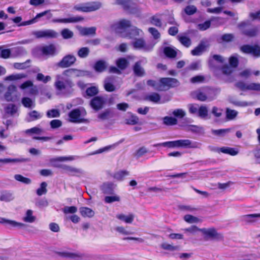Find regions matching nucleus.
<instances>
[{"instance_id": "5", "label": "nucleus", "mask_w": 260, "mask_h": 260, "mask_svg": "<svg viewBox=\"0 0 260 260\" xmlns=\"http://www.w3.org/2000/svg\"><path fill=\"white\" fill-rule=\"evenodd\" d=\"M86 112L83 108H79L72 110L69 114L70 121L73 123H80L83 121L82 116Z\"/></svg>"}, {"instance_id": "29", "label": "nucleus", "mask_w": 260, "mask_h": 260, "mask_svg": "<svg viewBox=\"0 0 260 260\" xmlns=\"http://www.w3.org/2000/svg\"><path fill=\"white\" fill-rule=\"evenodd\" d=\"M14 199L12 193L8 191H3L1 192L0 201L2 202H9Z\"/></svg>"}, {"instance_id": "28", "label": "nucleus", "mask_w": 260, "mask_h": 260, "mask_svg": "<svg viewBox=\"0 0 260 260\" xmlns=\"http://www.w3.org/2000/svg\"><path fill=\"white\" fill-rule=\"evenodd\" d=\"M135 216L133 214L131 213L128 215L123 214H119L116 215V218L118 219L125 222L126 223H131L134 219Z\"/></svg>"}, {"instance_id": "19", "label": "nucleus", "mask_w": 260, "mask_h": 260, "mask_svg": "<svg viewBox=\"0 0 260 260\" xmlns=\"http://www.w3.org/2000/svg\"><path fill=\"white\" fill-rule=\"evenodd\" d=\"M84 18L81 16H75V17H71L68 18H63V19H55L53 20V22H58V23H75L81 21H82Z\"/></svg>"}, {"instance_id": "4", "label": "nucleus", "mask_w": 260, "mask_h": 260, "mask_svg": "<svg viewBox=\"0 0 260 260\" xmlns=\"http://www.w3.org/2000/svg\"><path fill=\"white\" fill-rule=\"evenodd\" d=\"M178 81L177 79L172 78H162L160 79L159 86H156L155 89L159 91L166 90L169 88L177 86Z\"/></svg>"}, {"instance_id": "8", "label": "nucleus", "mask_w": 260, "mask_h": 260, "mask_svg": "<svg viewBox=\"0 0 260 260\" xmlns=\"http://www.w3.org/2000/svg\"><path fill=\"white\" fill-rule=\"evenodd\" d=\"M112 27L116 32L121 34L122 36V34L127 31L129 28L131 27V23L129 20L122 19L113 24Z\"/></svg>"}, {"instance_id": "33", "label": "nucleus", "mask_w": 260, "mask_h": 260, "mask_svg": "<svg viewBox=\"0 0 260 260\" xmlns=\"http://www.w3.org/2000/svg\"><path fill=\"white\" fill-rule=\"evenodd\" d=\"M79 211L81 215L84 217H92L94 215V212L90 208L88 207H82L80 208Z\"/></svg>"}, {"instance_id": "51", "label": "nucleus", "mask_w": 260, "mask_h": 260, "mask_svg": "<svg viewBox=\"0 0 260 260\" xmlns=\"http://www.w3.org/2000/svg\"><path fill=\"white\" fill-rule=\"evenodd\" d=\"M127 60L124 58H120L117 60L116 64L121 70L125 69L128 65Z\"/></svg>"}, {"instance_id": "12", "label": "nucleus", "mask_w": 260, "mask_h": 260, "mask_svg": "<svg viewBox=\"0 0 260 260\" xmlns=\"http://www.w3.org/2000/svg\"><path fill=\"white\" fill-rule=\"evenodd\" d=\"M201 231L205 235L207 238L216 239L217 240H223L222 235L218 233L215 229H202Z\"/></svg>"}, {"instance_id": "53", "label": "nucleus", "mask_w": 260, "mask_h": 260, "mask_svg": "<svg viewBox=\"0 0 260 260\" xmlns=\"http://www.w3.org/2000/svg\"><path fill=\"white\" fill-rule=\"evenodd\" d=\"M172 114L175 117V118L181 119L185 116L186 112L182 109H176L173 111Z\"/></svg>"}, {"instance_id": "36", "label": "nucleus", "mask_w": 260, "mask_h": 260, "mask_svg": "<svg viewBox=\"0 0 260 260\" xmlns=\"http://www.w3.org/2000/svg\"><path fill=\"white\" fill-rule=\"evenodd\" d=\"M258 218H260V213L247 214L242 217L243 220L248 223L254 222Z\"/></svg>"}, {"instance_id": "52", "label": "nucleus", "mask_w": 260, "mask_h": 260, "mask_svg": "<svg viewBox=\"0 0 260 260\" xmlns=\"http://www.w3.org/2000/svg\"><path fill=\"white\" fill-rule=\"evenodd\" d=\"M14 178L16 180L25 184H29L31 183V180L29 178L24 177L20 174L15 175Z\"/></svg>"}, {"instance_id": "9", "label": "nucleus", "mask_w": 260, "mask_h": 260, "mask_svg": "<svg viewBox=\"0 0 260 260\" xmlns=\"http://www.w3.org/2000/svg\"><path fill=\"white\" fill-rule=\"evenodd\" d=\"M209 46V41L207 39H203L201 41L199 44L194 49L191 50V53L193 56H200Z\"/></svg>"}, {"instance_id": "23", "label": "nucleus", "mask_w": 260, "mask_h": 260, "mask_svg": "<svg viewBox=\"0 0 260 260\" xmlns=\"http://www.w3.org/2000/svg\"><path fill=\"white\" fill-rule=\"evenodd\" d=\"M91 257L90 255L80 252H72L71 259L74 260H87Z\"/></svg>"}, {"instance_id": "39", "label": "nucleus", "mask_w": 260, "mask_h": 260, "mask_svg": "<svg viewBox=\"0 0 260 260\" xmlns=\"http://www.w3.org/2000/svg\"><path fill=\"white\" fill-rule=\"evenodd\" d=\"M107 68L106 62L104 60H99L94 64V69L98 72H103Z\"/></svg>"}, {"instance_id": "55", "label": "nucleus", "mask_w": 260, "mask_h": 260, "mask_svg": "<svg viewBox=\"0 0 260 260\" xmlns=\"http://www.w3.org/2000/svg\"><path fill=\"white\" fill-rule=\"evenodd\" d=\"M230 128L212 129V133L215 135L219 136H224L226 134L230 132Z\"/></svg>"}, {"instance_id": "21", "label": "nucleus", "mask_w": 260, "mask_h": 260, "mask_svg": "<svg viewBox=\"0 0 260 260\" xmlns=\"http://www.w3.org/2000/svg\"><path fill=\"white\" fill-rule=\"evenodd\" d=\"M115 80L113 76H110L106 78L104 80V88L109 92H112L115 90V87L113 84Z\"/></svg>"}, {"instance_id": "46", "label": "nucleus", "mask_w": 260, "mask_h": 260, "mask_svg": "<svg viewBox=\"0 0 260 260\" xmlns=\"http://www.w3.org/2000/svg\"><path fill=\"white\" fill-rule=\"evenodd\" d=\"M177 38L181 44L186 47H189L191 44V40L186 36H178Z\"/></svg>"}, {"instance_id": "13", "label": "nucleus", "mask_w": 260, "mask_h": 260, "mask_svg": "<svg viewBox=\"0 0 260 260\" xmlns=\"http://www.w3.org/2000/svg\"><path fill=\"white\" fill-rule=\"evenodd\" d=\"M178 147H184L188 148H199L201 144L198 142H193L188 139L178 140Z\"/></svg>"}, {"instance_id": "47", "label": "nucleus", "mask_w": 260, "mask_h": 260, "mask_svg": "<svg viewBox=\"0 0 260 260\" xmlns=\"http://www.w3.org/2000/svg\"><path fill=\"white\" fill-rule=\"evenodd\" d=\"M29 116V121H35L37 119H40L42 116L43 114L38 112L36 110H33L28 113Z\"/></svg>"}, {"instance_id": "27", "label": "nucleus", "mask_w": 260, "mask_h": 260, "mask_svg": "<svg viewBox=\"0 0 260 260\" xmlns=\"http://www.w3.org/2000/svg\"><path fill=\"white\" fill-rule=\"evenodd\" d=\"M5 111L6 114L14 116L17 113L18 108L15 105L9 104L5 107Z\"/></svg>"}, {"instance_id": "31", "label": "nucleus", "mask_w": 260, "mask_h": 260, "mask_svg": "<svg viewBox=\"0 0 260 260\" xmlns=\"http://www.w3.org/2000/svg\"><path fill=\"white\" fill-rule=\"evenodd\" d=\"M129 173L126 170H120L115 172L113 175V178L117 181H121L124 180V178L129 175Z\"/></svg>"}, {"instance_id": "49", "label": "nucleus", "mask_w": 260, "mask_h": 260, "mask_svg": "<svg viewBox=\"0 0 260 260\" xmlns=\"http://www.w3.org/2000/svg\"><path fill=\"white\" fill-rule=\"evenodd\" d=\"M199 107L197 104H190L187 105L189 113L196 116L198 115Z\"/></svg>"}, {"instance_id": "62", "label": "nucleus", "mask_w": 260, "mask_h": 260, "mask_svg": "<svg viewBox=\"0 0 260 260\" xmlns=\"http://www.w3.org/2000/svg\"><path fill=\"white\" fill-rule=\"evenodd\" d=\"M46 115L48 118L58 117L60 116V113L57 109H51L47 112Z\"/></svg>"}, {"instance_id": "24", "label": "nucleus", "mask_w": 260, "mask_h": 260, "mask_svg": "<svg viewBox=\"0 0 260 260\" xmlns=\"http://www.w3.org/2000/svg\"><path fill=\"white\" fill-rule=\"evenodd\" d=\"M229 101L230 102L235 105V106L237 107H244L249 106L253 105V103L249 102H246V101H239L237 100L234 97H231L229 98Z\"/></svg>"}, {"instance_id": "10", "label": "nucleus", "mask_w": 260, "mask_h": 260, "mask_svg": "<svg viewBox=\"0 0 260 260\" xmlns=\"http://www.w3.org/2000/svg\"><path fill=\"white\" fill-rule=\"evenodd\" d=\"M76 58L73 55L68 54L64 56L62 59L57 63V66L61 68H66L72 66L76 61Z\"/></svg>"}, {"instance_id": "20", "label": "nucleus", "mask_w": 260, "mask_h": 260, "mask_svg": "<svg viewBox=\"0 0 260 260\" xmlns=\"http://www.w3.org/2000/svg\"><path fill=\"white\" fill-rule=\"evenodd\" d=\"M142 60L136 62L133 67V71L135 75L138 77H143L145 75V71L142 67Z\"/></svg>"}, {"instance_id": "22", "label": "nucleus", "mask_w": 260, "mask_h": 260, "mask_svg": "<svg viewBox=\"0 0 260 260\" xmlns=\"http://www.w3.org/2000/svg\"><path fill=\"white\" fill-rule=\"evenodd\" d=\"M215 61L218 63H222L224 61V59L223 57L220 55H213L212 57H210L209 59L208 62L210 68H216Z\"/></svg>"}, {"instance_id": "43", "label": "nucleus", "mask_w": 260, "mask_h": 260, "mask_svg": "<svg viewBox=\"0 0 260 260\" xmlns=\"http://www.w3.org/2000/svg\"><path fill=\"white\" fill-rule=\"evenodd\" d=\"M24 221L28 223H32L36 220V217L32 215V211L31 210H27L25 216L23 217Z\"/></svg>"}, {"instance_id": "26", "label": "nucleus", "mask_w": 260, "mask_h": 260, "mask_svg": "<svg viewBox=\"0 0 260 260\" xmlns=\"http://www.w3.org/2000/svg\"><path fill=\"white\" fill-rule=\"evenodd\" d=\"M96 28L95 27H82L79 28L80 34L82 36L95 35Z\"/></svg>"}, {"instance_id": "1", "label": "nucleus", "mask_w": 260, "mask_h": 260, "mask_svg": "<svg viewBox=\"0 0 260 260\" xmlns=\"http://www.w3.org/2000/svg\"><path fill=\"white\" fill-rule=\"evenodd\" d=\"M62 75H57L55 77L54 86L56 90L62 94L70 93L72 91L74 83L69 78Z\"/></svg>"}, {"instance_id": "41", "label": "nucleus", "mask_w": 260, "mask_h": 260, "mask_svg": "<svg viewBox=\"0 0 260 260\" xmlns=\"http://www.w3.org/2000/svg\"><path fill=\"white\" fill-rule=\"evenodd\" d=\"M165 54L168 57L174 58L177 55L176 51L172 47H166L164 49Z\"/></svg>"}, {"instance_id": "61", "label": "nucleus", "mask_w": 260, "mask_h": 260, "mask_svg": "<svg viewBox=\"0 0 260 260\" xmlns=\"http://www.w3.org/2000/svg\"><path fill=\"white\" fill-rule=\"evenodd\" d=\"M226 114L227 118L229 120H232L234 119L237 116L238 112L235 110H231L227 108Z\"/></svg>"}, {"instance_id": "32", "label": "nucleus", "mask_w": 260, "mask_h": 260, "mask_svg": "<svg viewBox=\"0 0 260 260\" xmlns=\"http://www.w3.org/2000/svg\"><path fill=\"white\" fill-rule=\"evenodd\" d=\"M144 99L154 103H158L160 100V96L157 93L152 92L146 95Z\"/></svg>"}, {"instance_id": "7", "label": "nucleus", "mask_w": 260, "mask_h": 260, "mask_svg": "<svg viewBox=\"0 0 260 260\" xmlns=\"http://www.w3.org/2000/svg\"><path fill=\"white\" fill-rule=\"evenodd\" d=\"M32 34L37 38L53 39L56 38L58 36V34L53 29L35 31Z\"/></svg>"}, {"instance_id": "54", "label": "nucleus", "mask_w": 260, "mask_h": 260, "mask_svg": "<svg viewBox=\"0 0 260 260\" xmlns=\"http://www.w3.org/2000/svg\"><path fill=\"white\" fill-rule=\"evenodd\" d=\"M90 50L88 47L81 48L78 51V55L81 58H86L89 55Z\"/></svg>"}, {"instance_id": "57", "label": "nucleus", "mask_w": 260, "mask_h": 260, "mask_svg": "<svg viewBox=\"0 0 260 260\" xmlns=\"http://www.w3.org/2000/svg\"><path fill=\"white\" fill-rule=\"evenodd\" d=\"M161 247L165 250H170L171 251L178 250L179 249V247L178 246H173L166 243H162L161 244Z\"/></svg>"}, {"instance_id": "6", "label": "nucleus", "mask_w": 260, "mask_h": 260, "mask_svg": "<svg viewBox=\"0 0 260 260\" xmlns=\"http://www.w3.org/2000/svg\"><path fill=\"white\" fill-rule=\"evenodd\" d=\"M240 50L244 53L251 54L254 57H260V46L258 45H244L240 47Z\"/></svg>"}, {"instance_id": "64", "label": "nucleus", "mask_w": 260, "mask_h": 260, "mask_svg": "<svg viewBox=\"0 0 260 260\" xmlns=\"http://www.w3.org/2000/svg\"><path fill=\"white\" fill-rule=\"evenodd\" d=\"M197 11V8L193 5H189L184 9V12L188 15H191L194 14Z\"/></svg>"}, {"instance_id": "3", "label": "nucleus", "mask_w": 260, "mask_h": 260, "mask_svg": "<svg viewBox=\"0 0 260 260\" xmlns=\"http://www.w3.org/2000/svg\"><path fill=\"white\" fill-rule=\"evenodd\" d=\"M196 97L199 101H205L207 100H213L216 97L215 90L211 88H206L203 91L196 92Z\"/></svg>"}, {"instance_id": "30", "label": "nucleus", "mask_w": 260, "mask_h": 260, "mask_svg": "<svg viewBox=\"0 0 260 260\" xmlns=\"http://www.w3.org/2000/svg\"><path fill=\"white\" fill-rule=\"evenodd\" d=\"M142 34V31L137 28L135 26H133L131 28V31L126 35H123V37H129L131 38H135L137 36H141Z\"/></svg>"}, {"instance_id": "2", "label": "nucleus", "mask_w": 260, "mask_h": 260, "mask_svg": "<svg viewBox=\"0 0 260 260\" xmlns=\"http://www.w3.org/2000/svg\"><path fill=\"white\" fill-rule=\"evenodd\" d=\"M102 4L99 2L81 3L74 6L73 9L82 12H90L99 9Z\"/></svg>"}, {"instance_id": "35", "label": "nucleus", "mask_w": 260, "mask_h": 260, "mask_svg": "<svg viewBox=\"0 0 260 260\" xmlns=\"http://www.w3.org/2000/svg\"><path fill=\"white\" fill-rule=\"evenodd\" d=\"M16 90V87L15 85H10L8 88L7 91L4 94V98L7 102L13 101V97L12 94Z\"/></svg>"}, {"instance_id": "40", "label": "nucleus", "mask_w": 260, "mask_h": 260, "mask_svg": "<svg viewBox=\"0 0 260 260\" xmlns=\"http://www.w3.org/2000/svg\"><path fill=\"white\" fill-rule=\"evenodd\" d=\"M219 151L225 154H228L232 156L238 154V151L235 149L228 147H222L219 148Z\"/></svg>"}, {"instance_id": "18", "label": "nucleus", "mask_w": 260, "mask_h": 260, "mask_svg": "<svg viewBox=\"0 0 260 260\" xmlns=\"http://www.w3.org/2000/svg\"><path fill=\"white\" fill-rule=\"evenodd\" d=\"M41 51L43 55L48 56H53L56 54V47L53 44H50L42 47Z\"/></svg>"}, {"instance_id": "59", "label": "nucleus", "mask_w": 260, "mask_h": 260, "mask_svg": "<svg viewBox=\"0 0 260 260\" xmlns=\"http://www.w3.org/2000/svg\"><path fill=\"white\" fill-rule=\"evenodd\" d=\"M130 0H116L115 4L123 6L125 9H129L131 7Z\"/></svg>"}, {"instance_id": "38", "label": "nucleus", "mask_w": 260, "mask_h": 260, "mask_svg": "<svg viewBox=\"0 0 260 260\" xmlns=\"http://www.w3.org/2000/svg\"><path fill=\"white\" fill-rule=\"evenodd\" d=\"M208 115V108L206 105H202L199 107L197 116L205 119Z\"/></svg>"}, {"instance_id": "37", "label": "nucleus", "mask_w": 260, "mask_h": 260, "mask_svg": "<svg viewBox=\"0 0 260 260\" xmlns=\"http://www.w3.org/2000/svg\"><path fill=\"white\" fill-rule=\"evenodd\" d=\"M21 103L24 107L32 108L35 107V100L28 97H24L21 100Z\"/></svg>"}, {"instance_id": "48", "label": "nucleus", "mask_w": 260, "mask_h": 260, "mask_svg": "<svg viewBox=\"0 0 260 260\" xmlns=\"http://www.w3.org/2000/svg\"><path fill=\"white\" fill-rule=\"evenodd\" d=\"M60 34L64 39H70L74 36V32L69 28L63 29Z\"/></svg>"}, {"instance_id": "34", "label": "nucleus", "mask_w": 260, "mask_h": 260, "mask_svg": "<svg viewBox=\"0 0 260 260\" xmlns=\"http://www.w3.org/2000/svg\"><path fill=\"white\" fill-rule=\"evenodd\" d=\"M242 34L249 37H254L258 34V29L257 27H254L249 29H243Z\"/></svg>"}, {"instance_id": "11", "label": "nucleus", "mask_w": 260, "mask_h": 260, "mask_svg": "<svg viewBox=\"0 0 260 260\" xmlns=\"http://www.w3.org/2000/svg\"><path fill=\"white\" fill-rule=\"evenodd\" d=\"M106 103L105 98L100 96H96L93 98L90 102L91 107L95 111L102 109Z\"/></svg>"}, {"instance_id": "44", "label": "nucleus", "mask_w": 260, "mask_h": 260, "mask_svg": "<svg viewBox=\"0 0 260 260\" xmlns=\"http://www.w3.org/2000/svg\"><path fill=\"white\" fill-rule=\"evenodd\" d=\"M30 60H27L26 61L22 63L15 62L13 64V67L15 69L17 70H24L29 67V63Z\"/></svg>"}, {"instance_id": "14", "label": "nucleus", "mask_w": 260, "mask_h": 260, "mask_svg": "<svg viewBox=\"0 0 260 260\" xmlns=\"http://www.w3.org/2000/svg\"><path fill=\"white\" fill-rule=\"evenodd\" d=\"M46 15L47 16V18L48 19H50L52 17V14L50 13V10H47L42 13H39L36 15V16L34 18L28 21H24L20 23V24H19V25L25 26L35 23L37 21V19Z\"/></svg>"}, {"instance_id": "17", "label": "nucleus", "mask_w": 260, "mask_h": 260, "mask_svg": "<svg viewBox=\"0 0 260 260\" xmlns=\"http://www.w3.org/2000/svg\"><path fill=\"white\" fill-rule=\"evenodd\" d=\"M61 168L66 170L69 175L72 176L80 177L85 173L84 171L81 169L76 168L67 165H63L61 166Z\"/></svg>"}, {"instance_id": "60", "label": "nucleus", "mask_w": 260, "mask_h": 260, "mask_svg": "<svg viewBox=\"0 0 260 260\" xmlns=\"http://www.w3.org/2000/svg\"><path fill=\"white\" fill-rule=\"evenodd\" d=\"M184 220L188 223H197L200 221V219L191 215H186L184 216Z\"/></svg>"}, {"instance_id": "16", "label": "nucleus", "mask_w": 260, "mask_h": 260, "mask_svg": "<svg viewBox=\"0 0 260 260\" xmlns=\"http://www.w3.org/2000/svg\"><path fill=\"white\" fill-rule=\"evenodd\" d=\"M134 47L137 49H142L144 51H148L152 49L154 44L146 45L142 39L136 40L133 43Z\"/></svg>"}, {"instance_id": "58", "label": "nucleus", "mask_w": 260, "mask_h": 260, "mask_svg": "<svg viewBox=\"0 0 260 260\" xmlns=\"http://www.w3.org/2000/svg\"><path fill=\"white\" fill-rule=\"evenodd\" d=\"M157 146H161L164 147H168L169 148L178 147V141H169L157 144Z\"/></svg>"}, {"instance_id": "42", "label": "nucleus", "mask_w": 260, "mask_h": 260, "mask_svg": "<svg viewBox=\"0 0 260 260\" xmlns=\"http://www.w3.org/2000/svg\"><path fill=\"white\" fill-rule=\"evenodd\" d=\"M111 117V111L109 109H106L98 115V118L101 120H105Z\"/></svg>"}, {"instance_id": "15", "label": "nucleus", "mask_w": 260, "mask_h": 260, "mask_svg": "<svg viewBox=\"0 0 260 260\" xmlns=\"http://www.w3.org/2000/svg\"><path fill=\"white\" fill-rule=\"evenodd\" d=\"M62 75L69 77H79L85 76L86 75V72L76 69H69L64 71L62 72Z\"/></svg>"}, {"instance_id": "50", "label": "nucleus", "mask_w": 260, "mask_h": 260, "mask_svg": "<svg viewBox=\"0 0 260 260\" xmlns=\"http://www.w3.org/2000/svg\"><path fill=\"white\" fill-rule=\"evenodd\" d=\"M26 77L27 75L24 73L16 74L7 76L6 78V80L13 81L21 79L22 78H25Z\"/></svg>"}, {"instance_id": "45", "label": "nucleus", "mask_w": 260, "mask_h": 260, "mask_svg": "<svg viewBox=\"0 0 260 260\" xmlns=\"http://www.w3.org/2000/svg\"><path fill=\"white\" fill-rule=\"evenodd\" d=\"M177 118L173 117L165 116L163 118V122L167 125H174L177 123Z\"/></svg>"}, {"instance_id": "25", "label": "nucleus", "mask_w": 260, "mask_h": 260, "mask_svg": "<svg viewBox=\"0 0 260 260\" xmlns=\"http://www.w3.org/2000/svg\"><path fill=\"white\" fill-rule=\"evenodd\" d=\"M116 185L111 182H107L103 184L102 189L105 194H112Z\"/></svg>"}, {"instance_id": "56", "label": "nucleus", "mask_w": 260, "mask_h": 260, "mask_svg": "<svg viewBox=\"0 0 260 260\" xmlns=\"http://www.w3.org/2000/svg\"><path fill=\"white\" fill-rule=\"evenodd\" d=\"M36 79L44 83H47L51 80V77L50 76H45L42 73H38L37 75Z\"/></svg>"}, {"instance_id": "63", "label": "nucleus", "mask_w": 260, "mask_h": 260, "mask_svg": "<svg viewBox=\"0 0 260 260\" xmlns=\"http://www.w3.org/2000/svg\"><path fill=\"white\" fill-rule=\"evenodd\" d=\"M47 186V183L45 182L41 183L40 187L37 190V193L39 196H42V194H45L47 192L46 187Z\"/></svg>"}]
</instances>
